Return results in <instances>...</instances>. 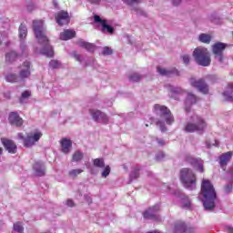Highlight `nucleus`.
Masks as SVG:
<instances>
[{
	"mask_svg": "<svg viewBox=\"0 0 233 233\" xmlns=\"http://www.w3.org/2000/svg\"><path fill=\"white\" fill-rule=\"evenodd\" d=\"M193 57L200 66H210L211 59L208 49L205 47H197L193 51Z\"/></svg>",
	"mask_w": 233,
	"mask_h": 233,
	"instance_id": "obj_5",
	"label": "nucleus"
},
{
	"mask_svg": "<svg viewBox=\"0 0 233 233\" xmlns=\"http://www.w3.org/2000/svg\"><path fill=\"white\" fill-rule=\"evenodd\" d=\"M14 230L18 233H25V228L21 222H16L14 224Z\"/></svg>",
	"mask_w": 233,
	"mask_h": 233,
	"instance_id": "obj_36",
	"label": "nucleus"
},
{
	"mask_svg": "<svg viewBox=\"0 0 233 233\" xmlns=\"http://www.w3.org/2000/svg\"><path fill=\"white\" fill-rule=\"evenodd\" d=\"M126 5H128L129 6H132V5H139L141 3V0H123Z\"/></svg>",
	"mask_w": 233,
	"mask_h": 233,
	"instance_id": "obj_41",
	"label": "nucleus"
},
{
	"mask_svg": "<svg viewBox=\"0 0 233 233\" xmlns=\"http://www.w3.org/2000/svg\"><path fill=\"white\" fill-rule=\"evenodd\" d=\"M189 83L191 86L194 88H197L198 92H201V94H208V85H207V82L203 78H200L198 80H196L195 78H190Z\"/></svg>",
	"mask_w": 233,
	"mask_h": 233,
	"instance_id": "obj_9",
	"label": "nucleus"
},
{
	"mask_svg": "<svg viewBox=\"0 0 233 233\" xmlns=\"http://www.w3.org/2000/svg\"><path fill=\"white\" fill-rule=\"evenodd\" d=\"M139 170H141V168L137 167L136 168L130 175V178L131 179H137V177H139Z\"/></svg>",
	"mask_w": 233,
	"mask_h": 233,
	"instance_id": "obj_40",
	"label": "nucleus"
},
{
	"mask_svg": "<svg viewBox=\"0 0 233 233\" xmlns=\"http://www.w3.org/2000/svg\"><path fill=\"white\" fill-rule=\"evenodd\" d=\"M3 155V147H0V156Z\"/></svg>",
	"mask_w": 233,
	"mask_h": 233,
	"instance_id": "obj_57",
	"label": "nucleus"
},
{
	"mask_svg": "<svg viewBox=\"0 0 233 233\" xmlns=\"http://www.w3.org/2000/svg\"><path fill=\"white\" fill-rule=\"evenodd\" d=\"M73 57L76 59V61L81 63V55L77 54V52H73Z\"/></svg>",
	"mask_w": 233,
	"mask_h": 233,
	"instance_id": "obj_47",
	"label": "nucleus"
},
{
	"mask_svg": "<svg viewBox=\"0 0 233 233\" xmlns=\"http://www.w3.org/2000/svg\"><path fill=\"white\" fill-rule=\"evenodd\" d=\"M76 31L72 29H66L62 33H60L61 41H68L70 39H74L76 37Z\"/></svg>",
	"mask_w": 233,
	"mask_h": 233,
	"instance_id": "obj_22",
	"label": "nucleus"
},
{
	"mask_svg": "<svg viewBox=\"0 0 233 233\" xmlns=\"http://www.w3.org/2000/svg\"><path fill=\"white\" fill-rule=\"evenodd\" d=\"M86 1L91 5H99V3H101V0H86Z\"/></svg>",
	"mask_w": 233,
	"mask_h": 233,
	"instance_id": "obj_49",
	"label": "nucleus"
},
{
	"mask_svg": "<svg viewBox=\"0 0 233 233\" xmlns=\"http://www.w3.org/2000/svg\"><path fill=\"white\" fill-rule=\"evenodd\" d=\"M26 6H27V11L28 12H34V10L35 8V5L32 2H27Z\"/></svg>",
	"mask_w": 233,
	"mask_h": 233,
	"instance_id": "obj_44",
	"label": "nucleus"
},
{
	"mask_svg": "<svg viewBox=\"0 0 233 233\" xmlns=\"http://www.w3.org/2000/svg\"><path fill=\"white\" fill-rule=\"evenodd\" d=\"M225 96L226 101H233V82L228 83L226 91L222 93Z\"/></svg>",
	"mask_w": 233,
	"mask_h": 233,
	"instance_id": "obj_23",
	"label": "nucleus"
},
{
	"mask_svg": "<svg viewBox=\"0 0 233 233\" xmlns=\"http://www.w3.org/2000/svg\"><path fill=\"white\" fill-rule=\"evenodd\" d=\"M225 230H227L228 233H233V228L230 226H226Z\"/></svg>",
	"mask_w": 233,
	"mask_h": 233,
	"instance_id": "obj_52",
	"label": "nucleus"
},
{
	"mask_svg": "<svg viewBox=\"0 0 233 233\" xmlns=\"http://www.w3.org/2000/svg\"><path fill=\"white\" fill-rule=\"evenodd\" d=\"M225 48H227V44L221 42H217L212 46V52L215 56V58L218 59V63H223V59H225L223 56Z\"/></svg>",
	"mask_w": 233,
	"mask_h": 233,
	"instance_id": "obj_8",
	"label": "nucleus"
},
{
	"mask_svg": "<svg viewBox=\"0 0 233 233\" xmlns=\"http://www.w3.org/2000/svg\"><path fill=\"white\" fill-rule=\"evenodd\" d=\"M18 32H19V38L21 40L26 39V35H28V29L26 28V25L21 24L18 28Z\"/></svg>",
	"mask_w": 233,
	"mask_h": 233,
	"instance_id": "obj_27",
	"label": "nucleus"
},
{
	"mask_svg": "<svg viewBox=\"0 0 233 233\" xmlns=\"http://www.w3.org/2000/svg\"><path fill=\"white\" fill-rule=\"evenodd\" d=\"M180 181L184 185L185 188L194 190L198 183V177L192 169L188 167L182 168L180 170Z\"/></svg>",
	"mask_w": 233,
	"mask_h": 233,
	"instance_id": "obj_4",
	"label": "nucleus"
},
{
	"mask_svg": "<svg viewBox=\"0 0 233 233\" xmlns=\"http://www.w3.org/2000/svg\"><path fill=\"white\" fill-rule=\"evenodd\" d=\"M110 176V166H106L102 172V177H108Z\"/></svg>",
	"mask_w": 233,
	"mask_h": 233,
	"instance_id": "obj_42",
	"label": "nucleus"
},
{
	"mask_svg": "<svg viewBox=\"0 0 233 233\" xmlns=\"http://www.w3.org/2000/svg\"><path fill=\"white\" fill-rule=\"evenodd\" d=\"M157 127H160L161 132H167V127L161 121L157 122Z\"/></svg>",
	"mask_w": 233,
	"mask_h": 233,
	"instance_id": "obj_45",
	"label": "nucleus"
},
{
	"mask_svg": "<svg viewBox=\"0 0 233 233\" xmlns=\"http://www.w3.org/2000/svg\"><path fill=\"white\" fill-rule=\"evenodd\" d=\"M198 96L192 93H188L186 98V106H191V105H196L198 103Z\"/></svg>",
	"mask_w": 233,
	"mask_h": 233,
	"instance_id": "obj_26",
	"label": "nucleus"
},
{
	"mask_svg": "<svg viewBox=\"0 0 233 233\" xmlns=\"http://www.w3.org/2000/svg\"><path fill=\"white\" fill-rule=\"evenodd\" d=\"M30 66L31 64L28 61L23 63V69L19 72V79L20 81H25V79H28L30 77Z\"/></svg>",
	"mask_w": 233,
	"mask_h": 233,
	"instance_id": "obj_19",
	"label": "nucleus"
},
{
	"mask_svg": "<svg viewBox=\"0 0 233 233\" xmlns=\"http://www.w3.org/2000/svg\"><path fill=\"white\" fill-rule=\"evenodd\" d=\"M8 83H17L19 81V77L16 76L15 74H10L5 77Z\"/></svg>",
	"mask_w": 233,
	"mask_h": 233,
	"instance_id": "obj_33",
	"label": "nucleus"
},
{
	"mask_svg": "<svg viewBox=\"0 0 233 233\" xmlns=\"http://www.w3.org/2000/svg\"><path fill=\"white\" fill-rule=\"evenodd\" d=\"M8 121L13 127H23V123H25V121L22 117L19 116V114L17 112L9 113Z\"/></svg>",
	"mask_w": 233,
	"mask_h": 233,
	"instance_id": "obj_15",
	"label": "nucleus"
},
{
	"mask_svg": "<svg viewBox=\"0 0 233 233\" xmlns=\"http://www.w3.org/2000/svg\"><path fill=\"white\" fill-rule=\"evenodd\" d=\"M173 94H183V89L181 87H177L171 90Z\"/></svg>",
	"mask_w": 233,
	"mask_h": 233,
	"instance_id": "obj_48",
	"label": "nucleus"
},
{
	"mask_svg": "<svg viewBox=\"0 0 233 233\" xmlns=\"http://www.w3.org/2000/svg\"><path fill=\"white\" fill-rule=\"evenodd\" d=\"M161 208L158 205H155L153 207H150L148 209H147L143 213V217L145 219H153V221H159L161 218L159 216H157V212H159Z\"/></svg>",
	"mask_w": 233,
	"mask_h": 233,
	"instance_id": "obj_10",
	"label": "nucleus"
},
{
	"mask_svg": "<svg viewBox=\"0 0 233 233\" xmlns=\"http://www.w3.org/2000/svg\"><path fill=\"white\" fill-rule=\"evenodd\" d=\"M173 5L175 6H177L178 5H181V0H173Z\"/></svg>",
	"mask_w": 233,
	"mask_h": 233,
	"instance_id": "obj_54",
	"label": "nucleus"
},
{
	"mask_svg": "<svg viewBox=\"0 0 233 233\" xmlns=\"http://www.w3.org/2000/svg\"><path fill=\"white\" fill-rule=\"evenodd\" d=\"M157 143H158V145H159L160 147H164V145H165V140H163V139H157Z\"/></svg>",
	"mask_w": 233,
	"mask_h": 233,
	"instance_id": "obj_53",
	"label": "nucleus"
},
{
	"mask_svg": "<svg viewBox=\"0 0 233 233\" xmlns=\"http://www.w3.org/2000/svg\"><path fill=\"white\" fill-rule=\"evenodd\" d=\"M49 66L53 69L59 68V66H61V63H59L57 60H51L49 62Z\"/></svg>",
	"mask_w": 233,
	"mask_h": 233,
	"instance_id": "obj_38",
	"label": "nucleus"
},
{
	"mask_svg": "<svg viewBox=\"0 0 233 233\" xmlns=\"http://www.w3.org/2000/svg\"><path fill=\"white\" fill-rule=\"evenodd\" d=\"M18 137L24 141V147L30 148V147H34L43 137V133L39 129H35L27 133L26 137L23 133H18Z\"/></svg>",
	"mask_w": 233,
	"mask_h": 233,
	"instance_id": "obj_6",
	"label": "nucleus"
},
{
	"mask_svg": "<svg viewBox=\"0 0 233 233\" xmlns=\"http://www.w3.org/2000/svg\"><path fill=\"white\" fill-rule=\"evenodd\" d=\"M182 60L185 65H188V63H190V56L188 55H184Z\"/></svg>",
	"mask_w": 233,
	"mask_h": 233,
	"instance_id": "obj_46",
	"label": "nucleus"
},
{
	"mask_svg": "<svg viewBox=\"0 0 233 233\" xmlns=\"http://www.w3.org/2000/svg\"><path fill=\"white\" fill-rule=\"evenodd\" d=\"M208 124L205 121V118L199 116L198 115H193L190 117V122H187V125L184 127L185 132L188 134H192L194 132H199L203 134L207 129Z\"/></svg>",
	"mask_w": 233,
	"mask_h": 233,
	"instance_id": "obj_3",
	"label": "nucleus"
},
{
	"mask_svg": "<svg viewBox=\"0 0 233 233\" xmlns=\"http://www.w3.org/2000/svg\"><path fill=\"white\" fill-rule=\"evenodd\" d=\"M94 21H95V23H100V25L102 26V32H105L106 30V32H108V34H110V35L114 34V32H115L114 27L107 25L106 19H101L100 15H95Z\"/></svg>",
	"mask_w": 233,
	"mask_h": 233,
	"instance_id": "obj_17",
	"label": "nucleus"
},
{
	"mask_svg": "<svg viewBox=\"0 0 233 233\" xmlns=\"http://www.w3.org/2000/svg\"><path fill=\"white\" fill-rule=\"evenodd\" d=\"M66 205H67V207H76V204L74 203V200H72V199H67Z\"/></svg>",
	"mask_w": 233,
	"mask_h": 233,
	"instance_id": "obj_50",
	"label": "nucleus"
},
{
	"mask_svg": "<svg viewBox=\"0 0 233 233\" xmlns=\"http://www.w3.org/2000/svg\"><path fill=\"white\" fill-rule=\"evenodd\" d=\"M94 167L97 168H105V159L103 158H96L93 160Z\"/></svg>",
	"mask_w": 233,
	"mask_h": 233,
	"instance_id": "obj_31",
	"label": "nucleus"
},
{
	"mask_svg": "<svg viewBox=\"0 0 233 233\" xmlns=\"http://www.w3.org/2000/svg\"><path fill=\"white\" fill-rule=\"evenodd\" d=\"M18 55L15 51H11L5 55V61L7 63H14L17 59Z\"/></svg>",
	"mask_w": 233,
	"mask_h": 233,
	"instance_id": "obj_30",
	"label": "nucleus"
},
{
	"mask_svg": "<svg viewBox=\"0 0 233 233\" xmlns=\"http://www.w3.org/2000/svg\"><path fill=\"white\" fill-rule=\"evenodd\" d=\"M201 194L204 198L203 206L206 210H212L216 208V199L218 195L216 194V189L214 185L208 179H202L201 182Z\"/></svg>",
	"mask_w": 233,
	"mask_h": 233,
	"instance_id": "obj_2",
	"label": "nucleus"
},
{
	"mask_svg": "<svg viewBox=\"0 0 233 233\" xmlns=\"http://www.w3.org/2000/svg\"><path fill=\"white\" fill-rule=\"evenodd\" d=\"M1 141L5 150H7L9 154H17V145L14 143V140H10L8 138H2Z\"/></svg>",
	"mask_w": 233,
	"mask_h": 233,
	"instance_id": "obj_18",
	"label": "nucleus"
},
{
	"mask_svg": "<svg viewBox=\"0 0 233 233\" xmlns=\"http://www.w3.org/2000/svg\"><path fill=\"white\" fill-rule=\"evenodd\" d=\"M228 175L230 177V179H233V166L228 169Z\"/></svg>",
	"mask_w": 233,
	"mask_h": 233,
	"instance_id": "obj_51",
	"label": "nucleus"
},
{
	"mask_svg": "<svg viewBox=\"0 0 233 233\" xmlns=\"http://www.w3.org/2000/svg\"><path fill=\"white\" fill-rule=\"evenodd\" d=\"M174 233H194V228L178 220L175 223Z\"/></svg>",
	"mask_w": 233,
	"mask_h": 233,
	"instance_id": "obj_14",
	"label": "nucleus"
},
{
	"mask_svg": "<svg viewBox=\"0 0 233 233\" xmlns=\"http://www.w3.org/2000/svg\"><path fill=\"white\" fill-rule=\"evenodd\" d=\"M60 145L62 147V152L64 154H69L70 148H72V140L68 138H62L60 141Z\"/></svg>",
	"mask_w": 233,
	"mask_h": 233,
	"instance_id": "obj_24",
	"label": "nucleus"
},
{
	"mask_svg": "<svg viewBox=\"0 0 233 233\" xmlns=\"http://www.w3.org/2000/svg\"><path fill=\"white\" fill-rule=\"evenodd\" d=\"M215 147H219V141L218 140L215 141Z\"/></svg>",
	"mask_w": 233,
	"mask_h": 233,
	"instance_id": "obj_55",
	"label": "nucleus"
},
{
	"mask_svg": "<svg viewBox=\"0 0 233 233\" xmlns=\"http://www.w3.org/2000/svg\"><path fill=\"white\" fill-rule=\"evenodd\" d=\"M30 96H32V93L30 91H24L19 98L20 103L23 104V99H27V97H30Z\"/></svg>",
	"mask_w": 233,
	"mask_h": 233,
	"instance_id": "obj_37",
	"label": "nucleus"
},
{
	"mask_svg": "<svg viewBox=\"0 0 233 233\" xmlns=\"http://www.w3.org/2000/svg\"><path fill=\"white\" fill-rule=\"evenodd\" d=\"M89 112L94 121H97V122L100 121L101 123H104V124L108 123V116H106V114L101 112V110L90 109Z\"/></svg>",
	"mask_w": 233,
	"mask_h": 233,
	"instance_id": "obj_13",
	"label": "nucleus"
},
{
	"mask_svg": "<svg viewBox=\"0 0 233 233\" xmlns=\"http://www.w3.org/2000/svg\"><path fill=\"white\" fill-rule=\"evenodd\" d=\"M7 98L10 99V93H7Z\"/></svg>",
	"mask_w": 233,
	"mask_h": 233,
	"instance_id": "obj_58",
	"label": "nucleus"
},
{
	"mask_svg": "<svg viewBox=\"0 0 233 233\" xmlns=\"http://www.w3.org/2000/svg\"><path fill=\"white\" fill-rule=\"evenodd\" d=\"M155 114H158L162 119H165L167 125H172L174 123V115L170 112V109L166 106L156 104L154 106Z\"/></svg>",
	"mask_w": 233,
	"mask_h": 233,
	"instance_id": "obj_7",
	"label": "nucleus"
},
{
	"mask_svg": "<svg viewBox=\"0 0 233 233\" xmlns=\"http://www.w3.org/2000/svg\"><path fill=\"white\" fill-rule=\"evenodd\" d=\"M53 4L56 6V8H57V2L56 0L53 1Z\"/></svg>",
	"mask_w": 233,
	"mask_h": 233,
	"instance_id": "obj_56",
	"label": "nucleus"
},
{
	"mask_svg": "<svg viewBox=\"0 0 233 233\" xmlns=\"http://www.w3.org/2000/svg\"><path fill=\"white\" fill-rule=\"evenodd\" d=\"M76 45H78V46H81V48H86V50H87V52H94V50H96V46L94 44L86 42L83 39H79L76 42Z\"/></svg>",
	"mask_w": 233,
	"mask_h": 233,
	"instance_id": "obj_25",
	"label": "nucleus"
},
{
	"mask_svg": "<svg viewBox=\"0 0 233 233\" xmlns=\"http://www.w3.org/2000/svg\"><path fill=\"white\" fill-rule=\"evenodd\" d=\"M198 40L200 43H204L205 45H210V41H212V35L202 33L199 35Z\"/></svg>",
	"mask_w": 233,
	"mask_h": 233,
	"instance_id": "obj_28",
	"label": "nucleus"
},
{
	"mask_svg": "<svg viewBox=\"0 0 233 233\" xmlns=\"http://www.w3.org/2000/svg\"><path fill=\"white\" fill-rule=\"evenodd\" d=\"M102 54L103 56H112V54H114V51L112 50V48L105 46Z\"/></svg>",
	"mask_w": 233,
	"mask_h": 233,
	"instance_id": "obj_39",
	"label": "nucleus"
},
{
	"mask_svg": "<svg viewBox=\"0 0 233 233\" xmlns=\"http://www.w3.org/2000/svg\"><path fill=\"white\" fill-rule=\"evenodd\" d=\"M232 184H228L224 187V191L226 192V194H230V192H232Z\"/></svg>",
	"mask_w": 233,
	"mask_h": 233,
	"instance_id": "obj_43",
	"label": "nucleus"
},
{
	"mask_svg": "<svg viewBox=\"0 0 233 233\" xmlns=\"http://www.w3.org/2000/svg\"><path fill=\"white\" fill-rule=\"evenodd\" d=\"M79 174H83V169H72L68 172V176L74 179L75 177H77Z\"/></svg>",
	"mask_w": 233,
	"mask_h": 233,
	"instance_id": "obj_34",
	"label": "nucleus"
},
{
	"mask_svg": "<svg viewBox=\"0 0 233 233\" xmlns=\"http://www.w3.org/2000/svg\"><path fill=\"white\" fill-rule=\"evenodd\" d=\"M33 31L38 45L43 46L41 53L46 57H54V47L50 46V40L45 32V22L43 20H34Z\"/></svg>",
	"mask_w": 233,
	"mask_h": 233,
	"instance_id": "obj_1",
	"label": "nucleus"
},
{
	"mask_svg": "<svg viewBox=\"0 0 233 233\" xmlns=\"http://www.w3.org/2000/svg\"><path fill=\"white\" fill-rule=\"evenodd\" d=\"M232 156H233V152L228 151L218 157L219 166L222 168V170H227V165L230 163V159H232Z\"/></svg>",
	"mask_w": 233,
	"mask_h": 233,
	"instance_id": "obj_16",
	"label": "nucleus"
},
{
	"mask_svg": "<svg viewBox=\"0 0 233 233\" xmlns=\"http://www.w3.org/2000/svg\"><path fill=\"white\" fill-rule=\"evenodd\" d=\"M185 162L189 163L191 167L194 168H197L198 172H205V169L203 167V162L201 161V158H194L192 156L187 155L185 157Z\"/></svg>",
	"mask_w": 233,
	"mask_h": 233,
	"instance_id": "obj_12",
	"label": "nucleus"
},
{
	"mask_svg": "<svg viewBox=\"0 0 233 233\" xmlns=\"http://www.w3.org/2000/svg\"><path fill=\"white\" fill-rule=\"evenodd\" d=\"M182 205L184 208H190V205H192V202L190 201V198H188L187 196H184L182 198Z\"/></svg>",
	"mask_w": 233,
	"mask_h": 233,
	"instance_id": "obj_35",
	"label": "nucleus"
},
{
	"mask_svg": "<svg viewBox=\"0 0 233 233\" xmlns=\"http://www.w3.org/2000/svg\"><path fill=\"white\" fill-rule=\"evenodd\" d=\"M33 170H34L35 176H36V177H43V176H45V174H46L45 166L41 162H35L33 165Z\"/></svg>",
	"mask_w": 233,
	"mask_h": 233,
	"instance_id": "obj_21",
	"label": "nucleus"
},
{
	"mask_svg": "<svg viewBox=\"0 0 233 233\" xmlns=\"http://www.w3.org/2000/svg\"><path fill=\"white\" fill-rule=\"evenodd\" d=\"M55 19L59 26H64L70 23V15H68V11L62 10L55 15Z\"/></svg>",
	"mask_w": 233,
	"mask_h": 233,
	"instance_id": "obj_11",
	"label": "nucleus"
},
{
	"mask_svg": "<svg viewBox=\"0 0 233 233\" xmlns=\"http://www.w3.org/2000/svg\"><path fill=\"white\" fill-rule=\"evenodd\" d=\"M128 78H129V81H131L132 83H137L141 81V75L137 73H133L132 75L129 76Z\"/></svg>",
	"mask_w": 233,
	"mask_h": 233,
	"instance_id": "obj_32",
	"label": "nucleus"
},
{
	"mask_svg": "<svg viewBox=\"0 0 233 233\" xmlns=\"http://www.w3.org/2000/svg\"><path fill=\"white\" fill-rule=\"evenodd\" d=\"M146 127H148V124H146Z\"/></svg>",
	"mask_w": 233,
	"mask_h": 233,
	"instance_id": "obj_60",
	"label": "nucleus"
},
{
	"mask_svg": "<svg viewBox=\"0 0 233 233\" xmlns=\"http://www.w3.org/2000/svg\"><path fill=\"white\" fill-rule=\"evenodd\" d=\"M85 157V154L79 150L74 152L72 156V160L74 163H79Z\"/></svg>",
	"mask_w": 233,
	"mask_h": 233,
	"instance_id": "obj_29",
	"label": "nucleus"
},
{
	"mask_svg": "<svg viewBox=\"0 0 233 233\" xmlns=\"http://www.w3.org/2000/svg\"><path fill=\"white\" fill-rule=\"evenodd\" d=\"M186 111H187V112H190V110H189L188 108H186Z\"/></svg>",
	"mask_w": 233,
	"mask_h": 233,
	"instance_id": "obj_59",
	"label": "nucleus"
},
{
	"mask_svg": "<svg viewBox=\"0 0 233 233\" xmlns=\"http://www.w3.org/2000/svg\"><path fill=\"white\" fill-rule=\"evenodd\" d=\"M157 71L160 76H179V72L176 67H173L171 69L163 68L161 66L157 67Z\"/></svg>",
	"mask_w": 233,
	"mask_h": 233,
	"instance_id": "obj_20",
	"label": "nucleus"
}]
</instances>
